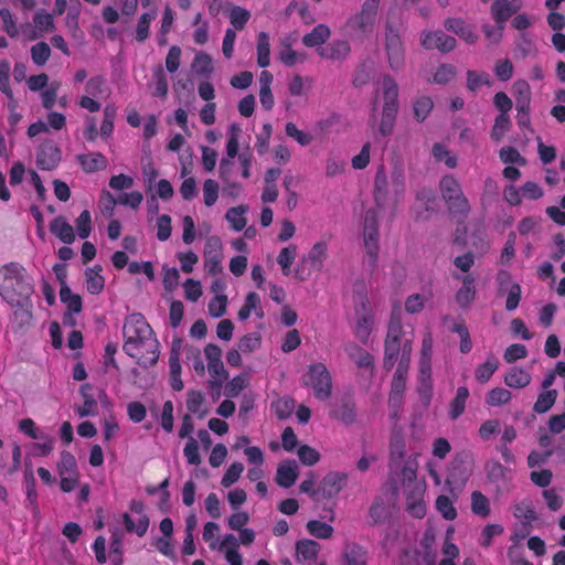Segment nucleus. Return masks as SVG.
Wrapping results in <instances>:
<instances>
[{"label": "nucleus", "instance_id": "1", "mask_svg": "<svg viewBox=\"0 0 565 565\" xmlns=\"http://www.w3.org/2000/svg\"><path fill=\"white\" fill-rule=\"evenodd\" d=\"M122 333L124 351L138 360V364L148 367L159 359V342L141 313H132L125 320Z\"/></svg>", "mask_w": 565, "mask_h": 565}, {"label": "nucleus", "instance_id": "2", "mask_svg": "<svg viewBox=\"0 0 565 565\" xmlns=\"http://www.w3.org/2000/svg\"><path fill=\"white\" fill-rule=\"evenodd\" d=\"M33 294L23 266L9 263L0 268V297L11 307H22Z\"/></svg>", "mask_w": 565, "mask_h": 565}, {"label": "nucleus", "instance_id": "3", "mask_svg": "<svg viewBox=\"0 0 565 565\" xmlns=\"http://www.w3.org/2000/svg\"><path fill=\"white\" fill-rule=\"evenodd\" d=\"M439 190L449 214L462 221L467 218L471 207L459 181L452 174H446L440 179Z\"/></svg>", "mask_w": 565, "mask_h": 565}, {"label": "nucleus", "instance_id": "4", "mask_svg": "<svg viewBox=\"0 0 565 565\" xmlns=\"http://www.w3.org/2000/svg\"><path fill=\"white\" fill-rule=\"evenodd\" d=\"M431 355H433V337L426 333L420 350L419 370L417 375V393L424 405H429L433 396L431 381Z\"/></svg>", "mask_w": 565, "mask_h": 565}, {"label": "nucleus", "instance_id": "5", "mask_svg": "<svg viewBox=\"0 0 565 565\" xmlns=\"http://www.w3.org/2000/svg\"><path fill=\"white\" fill-rule=\"evenodd\" d=\"M383 46L388 67L398 72L405 66V45L401 31L391 22H386L384 30Z\"/></svg>", "mask_w": 565, "mask_h": 565}, {"label": "nucleus", "instance_id": "6", "mask_svg": "<svg viewBox=\"0 0 565 565\" xmlns=\"http://www.w3.org/2000/svg\"><path fill=\"white\" fill-rule=\"evenodd\" d=\"M403 333L401 321L392 319L388 324L384 345L383 366L386 371L392 370L397 362L398 356L403 355V349L406 342H409L413 348L411 339H402Z\"/></svg>", "mask_w": 565, "mask_h": 565}, {"label": "nucleus", "instance_id": "7", "mask_svg": "<svg viewBox=\"0 0 565 565\" xmlns=\"http://www.w3.org/2000/svg\"><path fill=\"white\" fill-rule=\"evenodd\" d=\"M302 382L303 385L312 388L316 398L326 401L331 396L332 379L323 363L319 362L309 365L302 376Z\"/></svg>", "mask_w": 565, "mask_h": 565}, {"label": "nucleus", "instance_id": "8", "mask_svg": "<svg viewBox=\"0 0 565 565\" xmlns=\"http://www.w3.org/2000/svg\"><path fill=\"white\" fill-rule=\"evenodd\" d=\"M379 217L374 210H367L364 216L363 243L366 254V263L374 270L379 258Z\"/></svg>", "mask_w": 565, "mask_h": 565}, {"label": "nucleus", "instance_id": "9", "mask_svg": "<svg viewBox=\"0 0 565 565\" xmlns=\"http://www.w3.org/2000/svg\"><path fill=\"white\" fill-rule=\"evenodd\" d=\"M412 347L409 342H406L403 349V355L399 356L397 367L392 379L391 392L396 394H403L406 390V381L408 369L411 364Z\"/></svg>", "mask_w": 565, "mask_h": 565}, {"label": "nucleus", "instance_id": "10", "mask_svg": "<svg viewBox=\"0 0 565 565\" xmlns=\"http://www.w3.org/2000/svg\"><path fill=\"white\" fill-rule=\"evenodd\" d=\"M377 92L383 100V109L398 110V85L390 74H384L379 78Z\"/></svg>", "mask_w": 565, "mask_h": 565}, {"label": "nucleus", "instance_id": "11", "mask_svg": "<svg viewBox=\"0 0 565 565\" xmlns=\"http://www.w3.org/2000/svg\"><path fill=\"white\" fill-rule=\"evenodd\" d=\"M420 44L426 50L437 49L443 53L452 51L457 41L454 36L443 31H423L420 34Z\"/></svg>", "mask_w": 565, "mask_h": 565}, {"label": "nucleus", "instance_id": "12", "mask_svg": "<svg viewBox=\"0 0 565 565\" xmlns=\"http://www.w3.org/2000/svg\"><path fill=\"white\" fill-rule=\"evenodd\" d=\"M61 150L53 141H46L40 146L36 154V166L41 170H53L61 161Z\"/></svg>", "mask_w": 565, "mask_h": 565}, {"label": "nucleus", "instance_id": "13", "mask_svg": "<svg viewBox=\"0 0 565 565\" xmlns=\"http://www.w3.org/2000/svg\"><path fill=\"white\" fill-rule=\"evenodd\" d=\"M347 482V475L343 472L332 471L329 472L319 484L318 492L324 499L335 497L344 487Z\"/></svg>", "mask_w": 565, "mask_h": 565}, {"label": "nucleus", "instance_id": "14", "mask_svg": "<svg viewBox=\"0 0 565 565\" xmlns=\"http://www.w3.org/2000/svg\"><path fill=\"white\" fill-rule=\"evenodd\" d=\"M375 23L376 21L374 19L360 11L349 18L347 28L353 36L363 38L373 32Z\"/></svg>", "mask_w": 565, "mask_h": 565}, {"label": "nucleus", "instance_id": "15", "mask_svg": "<svg viewBox=\"0 0 565 565\" xmlns=\"http://www.w3.org/2000/svg\"><path fill=\"white\" fill-rule=\"evenodd\" d=\"M521 8L519 0H494L491 6V14L497 24H504L505 21Z\"/></svg>", "mask_w": 565, "mask_h": 565}, {"label": "nucleus", "instance_id": "16", "mask_svg": "<svg viewBox=\"0 0 565 565\" xmlns=\"http://www.w3.org/2000/svg\"><path fill=\"white\" fill-rule=\"evenodd\" d=\"M299 468L295 460H284L278 465L276 473V482L279 487L288 489L297 480Z\"/></svg>", "mask_w": 565, "mask_h": 565}, {"label": "nucleus", "instance_id": "17", "mask_svg": "<svg viewBox=\"0 0 565 565\" xmlns=\"http://www.w3.org/2000/svg\"><path fill=\"white\" fill-rule=\"evenodd\" d=\"M351 51V46L345 40H333L324 47L318 49V54L322 58L331 61H343L345 60Z\"/></svg>", "mask_w": 565, "mask_h": 565}, {"label": "nucleus", "instance_id": "18", "mask_svg": "<svg viewBox=\"0 0 565 565\" xmlns=\"http://www.w3.org/2000/svg\"><path fill=\"white\" fill-rule=\"evenodd\" d=\"M76 161L86 173L105 170L108 166V160L102 152L77 154Z\"/></svg>", "mask_w": 565, "mask_h": 565}, {"label": "nucleus", "instance_id": "19", "mask_svg": "<svg viewBox=\"0 0 565 565\" xmlns=\"http://www.w3.org/2000/svg\"><path fill=\"white\" fill-rule=\"evenodd\" d=\"M180 341L173 342L169 356L170 365V385L174 391L183 390V382L181 380V363L179 358Z\"/></svg>", "mask_w": 565, "mask_h": 565}, {"label": "nucleus", "instance_id": "20", "mask_svg": "<svg viewBox=\"0 0 565 565\" xmlns=\"http://www.w3.org/2000/svg\"><path fill=\"white\" fill-rule=\"evenodd\" d=\"M388 181L385 172L384 166H380L376 170L374 178V200L376 205L383 209L386 204L387 194H388Z\"/></svg>", "mask_w": 565, "mask_h": 565}, {"label": "nucleus", "instance_id": "21", "mask_svg": "<svg viewBox=\"0 0 565 565\" xmlns=\"http://www.w3.org/2000/svg\"><path fill=\"white\" fill-rule=\"evenodd\" d=\"M343 565H367V551L356 544L347 543L343 548Z\"/></svg>", "mask_w": 565, "mask_h": 565}, {"label": "nucleus", "instance_id": "22", "mask_svg": "<svg viewBox=\"0 0 565 565\" xmlns=\"http://www.w3.org/2000/svg\"><path fill=\"white\" fill-rule=\"evenodd\" d=\"M50 231L64 244H72L75 241L73 226L64 216H57L50 223Z\"/></svg>", "mask_w": 565, "mask_h": 565}, {"label": "nucleus", "instance_id": "23", "mask_svg": "<svg viewBox=\"0 0 565 565\" xmlns=\"http://www.w3.org/2000/svg\"><path fill=\"white\" fill-rule=\"evenodd\" d=\"M292 43L294 39L291 38V35H285L280 40V45L282 50L279 53V58L286 66L289 67L296 65L298 62H303L306 60L305 53H299L291 49Z\"/></svg>", "mask_w": 565, "mask_h": 565}, {"label": "nucleus", "instance_id": "24", "mask_svg": "<svg viewBox=\"0 0 565 565\" xmlns=\"http://www.w3.org/2000/svg\"><path fill=\"white\" fill-rule=\"evenodd\" d=\"M320 545L312 540H302L297 542L296 545V557L301 564H309L316 561Z\"/></svg>", "mask_w": 565, "mask_h": 565}, {"label": "nucleus", "instance_id": "25", "mask_svg": "<svg viewBox=\"0 0 565 565\" xmlns=\"http://www.w3.org/2000/svg\"><path fill=\"white\" fill-rule=\"evenodd\" d=\"M446 30L454 32L467 43H475L477 35L463 20L458 18H448L444 23Z\"/></svg>", "mask_w": 565, "mask_h": 565}, {"label": "nucleus", "instance_id": "26", "mask_svg": "<svg viewBox=\"0 0 565 565\" xmlns=\"http://www.w3.org/2000/svg\"><path fill=\"white\" fill-rule=\"evenodd\" d=\"M462 286L456 294V302L461 308H468L476 297L475 278L471 275L462 277Z\"/></svg>", "mask_w": 565, "mask_h": 565}, {"label": "nucleus", "instance_id": "27", "mask_svg": "<svg viewBox=\"0 0 565 565\" xmlns=\"http://www.w3.org/2000/svg\"><path fill=\"white\" fill-rule=\"evenodd\" d=\"M24 482H25V508L30 510L34 515L40 513L38 505V492H36V481L33 476L32 470L25 471L24 473Z\"/></svg>", "mask_w": 565, "mask_h": 565}, {"label": "nucleus", "instance_id": "28", "mask_svg": "<svg viewBox=\"0 0 565 565\" xmlns=\"http://www.w3.org/2000/svg\"><path fill=\"white\" fill-rule=\"evenodd\" d=\"M60 298L63 303L66 305L67 312L65 313V321L72 317L73 313H79L83 308L82 298L73 294L70 287L62 286L60 290Z\"/></svg>", "mask_w": 565, "mask_h": 565}, {"label": "nucleus", "instance_id": "29", "mask_svg": "<svg viewBox=\"0 0 565 565\" xmlns=\"http://www.w3.org/2000/svg\"><path fill=\"white\" fill-rule=\"evenodd\" d=\"M344 351L348 356L359 366L367 367L373 363L372 355L362 347L354 342H349L344 345Z\"/></svg>", "mask_w": 565, "mask_h": 565}, {"label": "nucleus", "instance_id": "30", "mask_svg": "<svg viewBox=\"0 0 565 565\" xmlns=\"http://www.w3.org/2000/svg\"><path fill=\"white\" fill-rule=\"evenodd\" d=\"M331 31L328 25L320 23L316 25L311 32L302 38V43L307 47L321 46L330 38Z\"/></svg>", "mask_w": 565, "mask_h": 565}, {"label": "nucleus", "instance_id": "31", "mask_svg": "<svg viewBox=\"0 0 565 565\" xmlns=\"http://www.w3.org/2000/svg\"><path fill=\"white\" fill-rule=\"evenodd\" d=\"M328 256V245L326 242L320 241L313 244L307 255V260L310 267L320 271L323 268L324 262Z\"/></svg>", "mask_w": 565, "mask_h": 565}, {"label": "nucleus", "instance_id": "32", "mask_svg": "<svg viewBox=\"0 0 565 565\" xmlns=\"http://www.w3.org/2000/svg\"><path fill=\"white\" fill-rule=\"evenodd\" d=\"M102 267L96 265L85 270L86 288L92 295H98L105 286V278L100 274Z\"/></svg>", "mask_w": 565, "mask_h": 565}, {"label": "nucleus", "instance_id": "33", "mask_svg": "<svg viewBox=\"0 0 565 565\" xmlns=\"http://www.w3.org/2000/svg\"><path fill=\"white\" fill-rule=\"evenodd\" d=\"M257 64L259 67L265 68L270 64V38L265 31H262L257 35Z\"/></svg>", "mask_w": 565, "mask_h": 565}, {"label": "nucleus", "instance_id": "34", "mask_svg": "<svg viewBox=\"0 0 565 565\" xmlns=\"http://www.w3.org/2000/svg\"><path fill=\"white\" fill-rule=\"evenodd\" d=\"M531 374L527 371L519 367L510 369L504 376V383L509 387L513 388L526 387L531 383Z\"/></svg>", "mask_w": 565, "mask_h": 565}, {"label": "nucleus", "instance_id": "35", "mask_svg": "<svg viewBox=\"0 0 565 565\" xmlns=\"http://www.w3.org/2000/svg\"><path fill=\"white\" fill-rule=\"evenodd\" d=\"M332 416L345 425L355 420V404L351 399H343L332 411Z\"/></svg>", "mask_w": 565, "mask_h": 565}, {"label": "nucleus", "instance_id": "36", "mask_svg": "<svg viewBox=\"0 0 565 565\" xmlns=\"http://www.w3.org/2000/svg\"><path fill=\"white\" fill-rule=\"evenodd\" d=\"M122 521L126 531L129 533H136L139 537L147 533L150 523L149 518L146 514L138 516L137 522H135L129 513H124Z\"/></svg>", "mask_w": 565, "mask_h": 565}, {"label": "nucleus", "instance_id": "37", "mask_svg": "<svg viewBox=\"0 0 565 565\" xmlns=\"http://www.w3.org/2000/svg\"><path fill=\"white\" fill-rule=\"evenodd\" d=\"M89 390H92L90 384H84L81 387V394L84 398V403L77 409L79 417L95 416L97 414V402L94 396L87 392Z\"/></svg>", "mask_w": 565, "mask_h": 565}, {"label": "nucleus", "instance_id": "38", "mask_svg": "<svg viewBox=\"0 0 565 565\" xmlns=\"http://www.w3.org/2000/svg\"><path fill=\"white\" fill-rule=\"evenodd\" d=\"M513 515L524 524L536 521L537 514L531 500H523L513 505Z\"/></svg>", "mask_w": 565, "mask_h": 565}, {"label": "nucleus", "instance_id": "39", "mask_svg": "<svg viewBox=\"0 0 565 565\" xmlns=\"http://www.w3.org/2000/svg\"><path fill=\"white\" fill-rule=\"evenodd\" d=\"M205 398L200 391H190L186 396V408L199 418L205 417L207 409L204 407Z\"/></svg>", "mask_w": 565, "mask_h": 565}, {"label": "nucleus", "instance_id": "40", "mask_svg": "<svg viewBox=\"0 0 565 565\" xmlns=\"http://www.w3.org/2000/svg\"><path fill=\"white\" fill-rule=\"evenodd\" d=\"M468 397L469 390L466 386H460L457 388L456 396L451 401L449 407V416L451 419H457L460 415L463 414Z\"/></svg>", "mask_w": 565, "mask_h": 565}, {"label": "nucleus", "instance_id": "41", "mask_svg": "<svg viewBox=\"0 0 565 565\" xmlns=\"http://www.w3.org/2000/svg\"><path fill=\"white\" fill-rule=\"evenodd\" d=\"M248 207L246 205H238L227 210L225 218L231 223L234 231L239 232L246 226L245 214Z\"/></svg>", "mask_w": 565, "mask_h": 565}, {"label": "nucleus", "instance_id": "42", "mask_svg": "<svg viewBox=\"0 0 565 565\" xmlns=\"http://www.w3.org/2000/svg\"><path fill=\"white\" fill-rule=\"evenodd\" d=\"M241 127L236 124H232L228 128L227 132V142H226V157L224 159H234L238 157V147H239V136H241Z\"/></svg>", "mask_w": 565, "mask_h": 565}, {"label": "nucleus", "instance_id": "43", "mask_svg": "<svg viewBox=\"0 0 565 565\" xmlns=\"http://www.w3.org/2000/svg\"><path fill=\"white\" fill-rule=\"evenodd\" d=\"M557 398L556 390H547L539 394L536 402L534 403L533 411L536 414H544L548 412L555 404Z\"/></svg>", "mask_w": 565, "mask_h": 565}, {"label": "nucleus", "instance_id": "44", "mask_svg": "<svg viewBox=\"0 0 565 565\" xmlns=\"http://www.w3.org/2000/svg\"><path fill=\"white\" fill-rule=\"evenodd\" d=\"M296 256L297 245L295 244H289L279 252L277 256V263L281 267L282 274L285 276H288L290 274V267L295 262Z\"/></svg>", "mask_w": 565, "mask_h": 565}, {"label": "nucleus", "instance_id": "45", "mask_svg": "<svg viewBox=\"0 0 565 565\" xmlns=\"http://www.w3.org/2000/svg\"><path fill=\"white\" fill-rule=\"evenodd\" d=\"M471 511L473 514L487 518L490 515V502L489 499L480 491H473L471 493Z\"/></svg>", "mask_w": 565, "mask_h": 565}, {"label": "nucleus", "instance_id": "46", "mask_svg": "<svg viewBox=\"0 0 565 565\" xmlns=\"http://www.w3.org/2000/svg\"><path fill=\"white\" fill-rule=\"evenodd\" d=\"M192 70L198 75H211L213 72L212 57L205 52H198L192 62Z\"/></svg>", "mask_w": 565, "mask_h": 565}, {"label": "nucleus", "instance_id": "47", "mask_svg": "<svg viewBox=\"0 0 565 565\" xmlns=\"http://www.w3.org/2000/svg\"><path fill=\"white\" fill-rule=\"evenodd\" d=\"M431 154L437 162H444L450 169L457 166V157L443 143H435L431 149Z\"/></svg>", "mask_w": 565, "mask_h": 565}, {"label": "nucleus", "instance_id": "48", "mask_svg": "<svg viewBox=\"0 0 565 565\" xmlns=\"http://www.w3.org/2000/svg\"><path fill=\"white\" fill-rule=\"evenodd\" d=\"M434 103L428 96L418 97L413 104L414 117L418 122H423L433 110Z\"/></svg>", "mask_w": 565, "mask_h": 565}, {"label": "nucleus", "instance_id": "49", "mask_svg": "<svg viewBox=\"0 0 565 565\" xmlns=\"http://www.w3.org/2000/svg\"><path fill=\"white\" fill-rule=\"evenodd\" d=\"M154 89L153 96L166 98L169 90L168 78L161 65L157 66L153 71Z\"/></svg>", "mask_w": 565, "mask_h": 565}, {"label": "nucleus", "instance_id": "50", "mask_svg": "<svg viewBox=\"0 0 565 565\" xmlns=\"http://www.w3.org/2000/svg\"><path fill=\"white\" fill-rule=\"evenodd\" d=\"M156 12L142 13L138 20L136 28V40L138 42H145L150 34V23L156 19Z\"/></svg>", "mask_w": 565, "mask_h": 565}, {"label": "nucleus", "instance_id": "51", "mask_svg": "<svg viewBox=\"0 0 565 565\" xmlns=\"http://www.w3.org/2000/svg\"><path fill=\"white\" fill-rule=\"evenodd\" d=\"M207 371L214 379L210 381V384L213 388H220L223 382L228 377V373L225 370L222 360L218 362L207 363Z\"/></svg>", "mask_w": 565, "mask_h": 565}, {"label": "nucleus", "instance_id": "52", "mask_svg": "<svg viewBox=\"0 0 565 565\" xmlns=\"http://www.w3.org/2000/svg\"><path fill=\"white\" fill-rule=\"evenodd\" d=\"M307 531L317 539H330L333 534V527L318 520H310L307 525Z\"/></svg>", "mask_w": 565, "mask_h": 565}, {"label": "nucleus", "instance_id": "53", "mask_svg": "<svg viewBox=\"0 0 565 565\" xmlns=\"http://www.w3.org/2000/svg\"><path fill=\"white\" fill-rule=\"evenodd\" d=\"M271 408L279 419H286L295 409V401L290 397H280L271 403Z\"/></svg>", "mask_w": 565, "mask_h": 565}, {"label": "nucleus", "instance_id": "54", "mask_svg": "<svg viewBox=\"0 0 565 565\" xmlns=\"http://www.w3.org/2000/svg\"><path fill=\"white\" fill-rule=\"evenodd\" d=\"M498 369V361L489 358L483 364L477 366L475 375L479 383H487Z\"/></svg>", "mask_w": 565, "mask_h": 565}, {"label": "nucleus", "instance_id": "55", "mask_svg": "<svg viewBox=\"0 0 565 565\" xmlns=\"http://www.w3.org/2000/svg\"><path fill=\"white\" fill-rule=\"evenodd\" d=\"M398 110H387L382 108L379 132L383 137H387L393 132Z\"/></svg>", "mask_w": 565, "mask_h": 565}, {"label": "nucleus", "instance_id": "56", "mask_svg": "<svg viewBox=\"0 0 565 565\" xmlns=\"http://www.w3.org/2000/svg\"><path fill=\"white\" fill-rule=\"evenodd\" d=\"M249 19L250 12L239 6H234L230 11V22L237 30H243Z\"/></svg>", "mask_w": 565, "mask_h": 565}, {"label": "nucleus", "instance_id": "57", "mask_svg": "<svg viewBox=\"0 0 565 565\" xmlns=\"http://www.w3.org/2000/svg\"><path fill=\"white\" fill-rule=\"evenodd\" d=\"M58 475H78L75 457L68 451L61 452V459L57 463Z\"/></svg>", "mask_w": 565, "mask_h": 565}, {"label": "nucleus", "instance_id": "58", "mask_svg": "<svg viewBox=\"0 0 565 565\" xmlns=\"http://www.w3.org/2000/svg\"><path fill=\"white\" fill-rule=\"evenodd\" d=\"M51 56V49L47 43L39 42L31 47V58L38 66H43Z\"/></svg>", "mask_w": 565, "mask_h": 565}, {"label": "nucleus", "instance_id": "59", "mask_svg": "<svg viewBox=\"0 0 565 565\" xmlns=\"http://www.w3.org/2000/svg\"><path fill=\"white\" fill-rule=\"evenodd\" d=\"M510 399H511L510 391L502 388V387H495V388H492L487 394L486 403L489 406L497 407V406H501V405L508 403Z\"/></svg>", "mask_w": 565, "mask_h": 565}, {"label": "nucleus", "instance_id": "60", "mask_svg": "<svg viewBox=\"0 0 565 565\" xmlns=\"http://www.w3.org/2000/svg\"><path fill=\"white\" fill-rule=\"evenodd\" d=\"M391 183L395 196V202H398L405 192V175L401 168H395L391 173Z\"/></svg>", "mask_w": 565, "mask_h": 565}, {"label": "nucleus", "instance_id": "61", "mask_svg": "<svg viewBox=\"0 0 565 565\" xmlns=\"http://www.w3.org/2000/svg\"><path fill=\"white\" fill-rule=\"evenodd\" d=\"M436 509L448 521L457 518V510L452 501L447 495H439L436 500Z\"/></svg>", "mask_w": 565, "mask_h": 565}, {"label": "nucleus", "instance_id": "62", "mask_svg": "<svg viewBox=\"0 0 565 565\" xmlns=\"http://www.w3.org/2000/svg\"><path fill=\"white\" fill-rule=\"evenodd\" d=\"M407 511L415 518H423L426 513V505L420 498V491L417 494L412 493L406 499Z\"/></svg>", "mask_w": 565, "mask_h": 565}, {"label": "nucleus", "instance_id": "63", "mask_svg": "<svg viewBox=\"0 0 565 565\" xmlns=\"http://www.w3.org/2000/svg\"><path fill=\"white\" fill-rule=\"evenodd\" d=\"M220 185L213 179H206L203 183V199L206 206H212L218 198Z\"/></svg>", "mask_w": 565, "mask_h": 565}, {"label": "nucleus", "instance_id": "64", "mask_svg": "<svg viewBox=\"0 0 565 565\" xmlns=\"http://www.w3.org/2000/svg\"><path fill=\"white\" fill-rule=\"evenodd\" d=\"M481 85H491L490 76L486 72H475V71H468L467 72V87L475 92L477 90Z\"/></svg>", "mask_w": 565, "mask_h": 565}]
</instances>
